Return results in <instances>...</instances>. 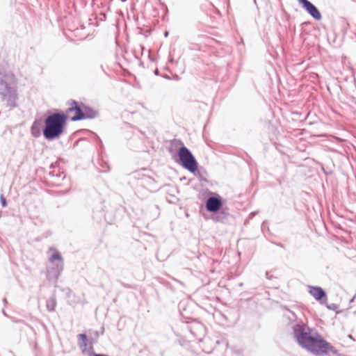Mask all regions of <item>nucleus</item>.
<instances>
[{
    "label": "nucleus",
    "mask_w": 356,
    "mask_h": 356,
    "mask_svg": "<svg viewBox=\"0 0 356 356\" xmlns=\"http://www.w3.org/2000/svg\"><path fill=\"white\" fill-rule=\"evenodd\" d=\"M309 293L317 300H321L325 296V291L321 288L317 286L309 287Z\"/></svg>",
    "instance_id": "obj_8"
},
{
    "label": "nucleus",
    "mask_w": 356,
    "mask_h": 356,
    "mask_svg": "<svg viewBox=\"0 0 356 356\" xmlns=\"http://www.w3.org/2000/svg\"><path fill=\"white\" fill-rule=\"evenodd\" d=\"M61 261L62 260V257H61V255L59 252H54L51 257H50V261L51 262H54L55 261Z\"/></svg>",
    "instance_id": "obj_9"
},
{
    "label": "nucleus",
    "mask_w": 356,
    "mask_h": 356,
    "mask_svg": "<svg viewBox=\"0 0 356 356\" xmlns=\"http://www.w3.org/2000/svg\"><path fill=\"white\" fill-rule=\"evenodd\" d=\"M206 207L208 211L216 212L220 209L221 202L216 197H210L207 201Z\"/></svg>",
    "instance_id": "obj_7"
},
{
    "label": "nucleus",
    "mask_w": 356,
    "mask_h": 356,
    "mask_svg": "<svg viewBox=\"0 0 356 356\" xmlns=\"http://www.w3.org/2000/svg\"><path fill=\"white\" fill-rule=\"evenodd\" d=\"M79 339L81 341L82 346L86 348L87 346V345H88L87 344V341L88 340H87L86 335L84 334H80L79 335Z\"/></svg>",
    "instance_id": "obj_10"
},
{
    "label": "nucleus",
    "mask_w": 356,
    "mask_h": 356,
    "mask_svg": "<svg viewBox=\"0 0 356 356\" xmlns=\"http://www.w3.org/2000/svg\"><path fill=\"white\" fill-rule=\"evenodd\" d=\"M302 7L308 12V13L316 20L321 19V15L316 7L310 1H301Z\"/></svg>",
    "instance_id": "obj_6"
},
{
    "label": "nucleus",
    "mask_w": 356,
    "mask_h": 356,
    "mask_svg": "<svg viewBox=\"0 0 356 356\" xmlns=\"http://www.w3.org/2000/svg\"><path fill=\"white\" fill-rule=\"evenodd\" d=\"M296 338L302 347L316 355L327 353L331 348L330 344L318 334L312 336L301 331L296 333Z\"/></svg>",
    "instance_id": "obj_1"
},
{
    "label": "nucleus",
    "mask_w": 356,
    "mask_h": 356,
    "mask_svg": "<svg viewBox=\"0 0 356 356\" xmlns=\"http://www.w3.org/2000/svg\"><path fill=\"white\" fill-rule=\"evenodd\" d=\"M48 303H51V305L52 306V309H53L54 306H55V302L53 300H51ZM47 306L49 307V304H47Z\"/></svg>",
    "instance_id": "obj_12"
},
{
    "label": "nucleus",
    "mask_w": 356,
    "mask_h": 356,
    "mask_svg": "<svg viewBox=\"0 0 356 356\" xmlns=\"http://www.w3.org/2000/svg\"><path fill=\"white\" fill-rule=\"evenodd\" d=\"M179 157L183 166L191 172H195L197 169V163L191 152L185 147H182L179 150Z\"/></svg>",
    "instance_id": "obj_3"
},
{
    "label": "nucleus",
    "mask_w": 356,
    "mask_h": 356,
    "mask_svg": "<svg viewBox=\"0 0 356 356\" xmlns=\"http://www.w3.org/2000/svg\"><path fill=\"white\" fill-rule=\"evenodd\" d=\"M3 78H6L3 76ZM7 79L3 80V76H0V97L2 99H10L15 96V90L14 86L10 83L8 86Z\"/></svg>",
    "instance_id": "obj_4"
},
{
    "label": "nucleus",
    "mask_w": 356,
    "mask_h": 356,
    "mask_svg": "<svg viewBox=\"0 0 356 356\" xmlns=\"http://www.w3.org/2000/svg\"><path fill=\"white\" fill-rule=\"evenodd\" d=\"M1 202L2 207H4L6 206V201L3 195H1Z\"/></svg>",
    "instance_id": "obj_11"
},
{
    "label": "nucleus",
    "mask_w": 356,
    "mask_h": 356,
    "mask_svg": "<svg viewBox=\"0 0 356 356\" xmlns=\"http://www.w3.org/2000/svg\"><path fill=\"white\" fill-rule=\"evenodd\" d=\"M67 113H74V115L71 117V120L73 121L79 120L86 118L81 108L75 101L72 102L70 107L67 109Z\"/></svg>",
    "instance_id": "obj_5"
},
{
    "label": "nucleus",
    "mask_w": 356,
    "mask_h": 356,
    "mask_svg": "<svg viewBox=\"0 0 356 356\" xmlns=\"http://www.w3.org/2000/svg\"><path fill=\"white\" fill-rule=\"evenodd\" d=\"M67 119V115L64 113L49 115L44 120V137L49 140L59 138L64 132Z\"/></svg>",
    "instance_id": "obj_2"
}]
</instances>
